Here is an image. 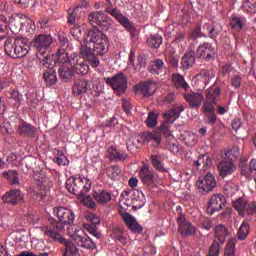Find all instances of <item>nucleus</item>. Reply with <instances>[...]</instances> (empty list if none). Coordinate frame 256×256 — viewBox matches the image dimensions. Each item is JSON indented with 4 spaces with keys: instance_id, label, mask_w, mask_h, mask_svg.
Masks as SVG:
<instances>
[{
    "instance_id": "obj_1",
    "label": "nucleus",
    "mask_w": 256,
    "mask_h": 256,
    "mask_svg": "<svg viewBox=\"0 0 256 256\" xmlns=\"http://www.w3.org/2000/svg\"><path fill=\"white\" fill-rule=\"evenodd\" d=\"M109 51V38L99 28L92 27L84 38V45L80 47V55L95 69L99 63V55Z\"/></svg>"
},
{
    "instance_id": "obj_2",
    "label": "nucleus",
    "mask_w": 256,
    "mask_h": 256,
    "mask_svg": "<svg viewBox=\"0 0 256 256\" xmlns=\"http://www.w3.org/2000/svg\"><path fill=\"white\" fill-rule=\"evenodd\" d=\"M71 51V43L64 35L58 36V49L56 51V57L59 63H70L74 73L77 75H87L89 73V65L85 63V59H81L79 55L73 53L69 54Z\"/></svg>"
},
{
    "instance_id": "obj_3",
    "label": "nucleus",
    "mask_w": 256,
    "mask_h": 256,
    "mask_svg": "<svg viewBox=\"0 0 256 256\" xmlns=\"http://www.w3.org/2000/svg\"><path fill=\"white\" fill-rule=\"evenodd\" d=\"M53 211L58 221L53 220L51 226L44 229L45 237H49L48 233H51L52 235H61V233L65 231V225H73V223H75L74 211L63 206L54 207Z\"/></svg>"
},
{
    "instance_id": "obj_4",
    "label": "nucleus",
    "mask_w": 256,
    "mask_h": 256,
    "mask_svg": "<svg viewBox=\"0 0 256 256\" xmlns=\"http://www.w3.org/2000/svg\"><path fill=\"white\" fill-rule=\"evenodd\" d=\"M53 43V36L49 34H39L32 41V47L36 49V57L38 65H45L51 67V61L53 57L49 55L47 49L51 47Z\"/></svg>"
},
{
    "instance_id": "obj_5",
    "label": "nucleus",
    "mask_w": 256,
    "mask_h": 256,
    "mask_svg": "<svg viewBox=\"0 0 256 256\" xmlns=\"http://www.w3.org/2000/svg\"><path fill=\"white\" fill-rule=\"evenodd\" d=\"M221 97V88L213 85L206 90V99L203 103L202 110L206 115L207 123L215 125L217 123V114H215V105Z\"/></svg>"
},
{
    "instance_id": "obj_6",
    "label": "nucleus",
    "mask_w": 256,
    "mask_h": 256,
    "mask_svg": "<svg viewBox=\"0 0 256 256\" xmlns=\"http://www.w3.org/2000/svg\"><path fill=\"white\" fill-rule=\"evenodd\" d=\"M4 49L6 55H9V57H12L13 59H19L25 57V55L29 53L31 44H29V40L25 38L14 39L8 37L4 43Z\"/></svg>"
},
{
    "instance_id": "obj_7",
    "label": "nucleus",
    "mask_w": 256,
    "mask_h": 256,
    "mask_svg": "<svg viewBox=\"0 0 256 256\" xmlns=\"http://www.w3.org/2000/svg\"><path fill=\"white\" fill-rule=\"evenodd\" d=\"M66 189L72 195L83 196L91 191V180L81 177L67 179Z\"/></svg>"
},
{
    "instance_id": "obj_8",
    "label": "nucleus",
    "mask_w": 256,
    "mask_h": 256,
    "mask_svg": "<svg viewBox=\"0 0 256 256\" xmlns=\"http://www.w3.org/2000/svg\"><path fill=\"white\" fill-rule=\"evenodd\" d=\"M106 1L108 3V6L105 9L106 13H108L109 15H111V17L116 19V21H118V23H120V25H122V27H124L126 31H129V33H134L135 24L131 20H129V18L123 15V13H121V10L117 8H113V4L111 3V0H106Z\"/></svg>"
},
{
    "instance_id": "obj_9",
    "label": "nucleus",
    "mask_w": 256,
    "mask_h": 256,
    "mask_svg": "<svg viewBox=\"0 0 256 256\" xmlns=\"http://www.w3.org/2000/svg\"><path fill=\"white\" fill-rule=\"evenodd\" d=\"M176 213L179 215L177 219L178 231L180 235L182 237H189L191 235H195V233H197V228H195V226H193V224H191V222H189L187 218H185L181 206L176 207Z\"/></svg>"
},
{
    "instance_id": "obj_10",
    "label": "nucleus",
    "mask_w": 256,
    "mask_h": 256,
    "mask_svg": "<svg viewBox=\"0 0 256 256\" xmlns=\"http://www.w3.org/2000/svg\"><path fill=\"white\" fill-rule=\"evenodd\" d=\"M106 83L113 89L116 95H123L127 91V76L123 72L106 78Z\"/></svg>"
},
{
    "instance_id": "obj_11",
    "label": "nucleus",
    "mask_w": 256,
    "mask_h": 256,
    "mask_svg": "<svg viewBox=\"0 0 256 256\" xmlns=\"http://www.w3.org/2000/svg\"><path fill=\"white\" fill-rule=\"evenodd\" d=\"M170 122H164L160 126L158 130H154L152 132L146 133V136L144 137V141H154L155 147L161 144L162 135H165L166 137H170L171 135V126H169Z\"/></svg>"
},
{
    "instance_id": "obj_12",
    "label": "nucleus",
    "mask_w": 256,
    "mask_h": 256,
    "mask_svg": "<svg viewBox=\"0 0 256 256\" xmlns=\"http://www.w3.org/2000/svg\"><path fill=\"white\" fill-rule=\"evenodd\" d=\"M88 21L92 27H102L104 31L111 27V18L101 11H95L88 15Z\"/></svg>"
},
{
    "instance_id": "obj_13",
    "label": "nucleus",
    "mask_w": 256,
    "mask_h": 256,
    "mask_svg": "<svg viewBox=\"0 0 256 256\" xmlns=\"http://www.w3.org/2000/svg\"><path fill=\"white\" fill-rule=\"evenodd\" d=\"M226 204L227 199L223 196V194H214L207 203L206 212L208 215H215V213H219V211H221Z\"/></svg>"
},
{
    "instance_id": "obj_14",
    "label": "nucleus",
    "mask_w": 256,
    "mask_h": 256,
    "mask_svg": "<svg viewBox=\"0 0 256 256\" xmlns=\"http://www.w3.org/2000/svg\"><path fill=\"white\" fill-rule=\"evenodd\" d=\"M198 187V191L205 195V193H210L213 189H215L217 185V181L215 180V176L213 174L208 173L204 177H200L196 182Z\"/></svg>"
},
{
    "instance_id": "obj_15",
    "label": "nucleus",
    "mask_w": 256,
    "mask_h": 256,
    "mask_svg": "<svg viewBox=\"0 0 256 256\" xmlns=\"http://www.w3.org/2000/svg\"><path fill=\"white\" fill-rule=\"evenodd\" d=\"M25 199V194L20 189H11L7 191L4 195H2V201L5 205H19V203H23Z\"/></svg>"
},
{
    "instance_id": "obj_16",
    "label": "nucleus",
    "mask_w": 256,
    "mask_h": 256,
    "mask_svg": "<svg viewBox=\"0 0 256 256\" xmlns=\"http://www.w3.org/2000/svg\"><path fill=\"white\" fill-rule=\"evenodd\" d=\"M73 239L78 245V247H82L83 249H96L97 244L91 240V238L83 232V230L75 232L73 235Z\"/></svg>"
},
{
    "instance_id": "obj_17",
    "label": "nucleus",
    "mask_w": 256,
    "mask_h": 256,
    "mask_svg": "<svg viewBox=\"0 0 256 256\" xmlns=\"http://www.w3.org/2000/svg\"><path fill=\"white\" fill-rule=\"evenodd\" d=\"M105 157L115 163H123L129 159V154L125 150H119L115 146H110L106 150Z\"/></svg>"
},
{
    "instance_id": "obj_18",
    "label": "nucleus",
    "mask_w": 256,
    "mask_h": 256,
    "mask_svg": "<svg viewBox=\"0 0 256 256\" xmlns=\"http://www.w3.org/2000/svg\"><path fill=\"white\" fill-rule=\"evenodd\" d=\"M217 167L218 173L223 179L231 177V175H233V173L237 171V166H235V162L227 160V158H224L222 161H220Z\"/></svg>"
},
{
    "instance_id": "obj_19",
    "label": "nucleus",
    "mask_w": 256,
    "mask_h": 256,
    "mask_svg": "<svg viewBox=\"0 0 256 256\" xmlns=\"http://www.w3.org/2000/svg\"><path fill=\"white\" fill-rule=\"evenodd\" d=\"M48 239L49 241H57L58 243H61V245H64L66 247V253H70V255H77V253H79L77 246L72 244L71 241L63 238L61 234L55 235L48 232Z\"/></svg>"
},
{
    "instance_id": "obj_20",
    "label": "nucleus",
    "mask_w": 256,
    "mask_h": 256,
    "mask_svg": "<svg viewBox=\"0 0 256 256\" xmlns=\"http://www.w3.org/2000/svg\"><path fill=\"white\" fill-rule=\"evenodd\" d=\"M139 178L143 185L151 187V185H155V170L147 166H142L139 170Z\"/></svg>"
},
{
    "instance_id": "obj_21",
    "label": "nucleus",
    "mask_w": 256,
    "mask_h": 256,
    "mask_svg": "<svg viewBox=\"0 0 256 256\" xmlns=\"http://www.w3.org/2000/svg\"><path fill=\"white\" fill-rule=\"evenodd\" d=\"M60 63L62 64L58 69L60 79L64 83H69V81H73V77H75V71L73 70V67H71L69 61Z\"/></svg>"
},
{
    "instance_id": "obj_22",
    "label": "nucleus",
    "mask_w": 256,
    "mask_h": 256,
    "mask_svg": "<svg viewBox=\"0 0 256 256\" xmlns=\"http://www.w3.org/2000/svg\"><path fill=\"white\" fill-rule=\"evenodd\" d=\"M184 99L191 109H199V107L203 105V100L205 99V96H203V94L201 93L190 92L184 94Z\"/></svg>"
},
{
    "instance_id": "obj_23",
    "label": "nucleus",
    "mask_w": 256,
    "mask_h": 256,
    "mask_svg": "<svg viewBox=\"0 0 256 256\" xmlns=\"http://www.w3.org/2000/svg\"><path fill=\"white\" fill-rule=\"evenodd\" d=\"M196 53L200 59L211 61L213 60V55H215V50L209 42H204L198 46Z\"/></svg>"
},
{
    "instance_id": "obj_24",
    "label": "nucleus",
    "mask_w": 256,
    "mask_h": 256,
    "mask_svg": "<svg viewBox=\"0 0 256 256\" xmlns=\"http://www.w3.org/2000/svg\"><path fill=\"white\" fill-rule=\"evenodd\" d=\"M121 217L132 233H143V227L137 220L128 212L121 213Z\"/></svg>"
},
{
    "instance_id": "obj_25",
    "label": "nucleus",
    "mask_w": 256,
    "mask_h": 256,
    "mask_svg": "<svg viewBox=\"0 0 256 256\" xmlns=\"http://www.w3.org/2000/svg\"><path fill=\"white\" fill-rule=\"evenodd\" d=\"M41 69H44L43 78L47 85H55L57 83V72H55V61H51V66L39 65Z\"/></svg>"
},
{
    "instance_id": "obj_26",
    "label": "nucleus",
    "mask_w": 256,
    "mask_h": 256,
    "mask_svg": "<svg viewBox=\"0 0 256 256\" xmlns=\"http://www.w3.org/2000/svg\"><path fill=\"white\" fill-rule=\"evenodd\" d=\"M17 131H18L19 135H21V137H28L31 139V138L35 137V135L37 133V128L35 126L31 125L30 123L22 121L18 125Z\"/></svg>"
},
{
    "instance_id": "obj_27",
    "label": "nucleus",
    "mask_w": 256,
    "mask_h": 256,
    "mask_svg": "<svg viewBox=\"0 0 256 256\" xmlns=\"http://www.w3.org/2000/svg\"><path fill=\"white\" fill-rule=\"evenodd\" d=\"M194 49H195V44H191L189 47V51L186 52L182 57V61H181L182 68L187 70V69H191V67L195 65L196 58H195Z\"/></svg>"
},
{
    "instance_id": "obj_28",
    "label": "nucleus",
    "mask_w": 256,
    "mask_h": 256,
    "mask_svg": "<svg viewBox=\"0 0 256 256\" xmlns=\"http://www.w3.org/2000/svg\"><path fill=\"white\" fill-rule=\"evenodd\" d=\"M239 167H240L241 175H244L245 177H251V174L255 173V171H256V159H252L248 166L247 159L241 158Z\"/></svg>"
},
{
    "instance_id": "obj_29",
    "label": "nucleus",
    "mask_w": 256,
    "mask_h": 256,
    "mask_svg": "<svg viewBox=\"0 0 256 256\" xmlns=\"http://www.w3.org/2000/svg\"><path fill=\"white\" fill-rule=\"evenodd\" d=\"M135 91H140L143 97H151L155 93V84L153 81L143 82L134 86Z\"/></svg>"
},
{
    "instance_id": "obj_30",
    "label": "nucleus",
    "mask_w": 256,
    "mask_h": 256,
    "mask_svg": "<svg viewBox=\"0 0 256 256\" xmlns=\"http://www.w3.org/2000/svg\"><path fill=\"white\" fill-rule=\"evenodd\" d=\"M89 88V81L86 79H80L75 81L72 92L76 97H79L84 95V93H87Z\"/></svg>"
},
{
    "instance_id": "obj_31",
    "label": "nucleus",
    "mask_w": 256,
    "mask_h": 256,
    "mask_svg": "<svg viewBox=\"0 0 256 256\" xmlns=\"http://www.w3.org/2000/svg\"><path fill=\"white\" fill-rule=\"evenodd\" d=\"M131 193V203L134 210L141 209L145 205V194L139 190H134Z\"/></svg>"
},
{
    "instance_id": "obj_32",
    "label": "nucleus",
    "mask_w": 256,
    "mask_h": 256,
    "mask_svg": "<svg viewBox=\"0 0 256 256\" xmlns=\"http://www.w3.org/2000/svg\"><path fill=\"white\" fill-rule=\"evenodd\" d=\"M148 70L152 75H163L167 73V66L161 59L154 60L153 64L148 67Z\"/></svg>"
},
{
    "instance_id": "obj_33",
    "label": "nucleus",
    "mask_w": 256,
    "mask_h": 256,
    "mask_svg": "<svg viewBox=\"0 0 256 256\" xmlns=\"http://www.w3.org/2000/svg\"><path fill=\"white\" fill-rule=\"evenodd\" d=\"M214 237H215V241L223 244L225 243L227 237H229V230L227 229V227H225V225L220 224L215 227Z\"/></svg>"
},
{
    "instance_id": "obj_34",
    "label": "nucleus",
    "mask_w": 256,
    "mask_h": 256,
    "mask_svg": "<svg viewBox=\"0 0 256 256\" xmlns=\"http://www.w3.org/2000/svg\"><path fill=\"white\" fill-rule=\"evenodd\" d=\"M111 192L106 190H99L98 192H94L93 199L99 204V205H105L106 203H109L111 201Z\"/></svg>"
},
{
    "instance_id": "obj_35",
    "label": "nucleus",
    "mask_w": 256,
    "mask_h": 256,
    "mask_svg": "<svg viewBox=\"0 0 256 256\" xmlns=\"http://www.w3.org/2000/svg\"><path fill=\"white\" fill-rule=\"evenodd\" d=\"M172 83L176 89H183L184 91L189 89V83L185 81V76L181 75L180 73L172 74Z\"/></svg>"
},
{
    "instance_id": "obj_36",
    "label": "nucleus",
    "mask_w": 256,
    "mask_h": 256,
    "mask_svg": "<svg viewBox=\"0 0 256 256\" xmlns=\"http://www.w3.org/2000/svg\"><path fill=\"white\" fill-rule=\"evenodd\" d=\"M2 177L8 181L9 185H19V173L17 170L4 171Z\"/></svg>"
},
{
    "instance_id": "obj_37",
    "label": "nucleus",
    "mask_w": 256,
    "mask_h": 256,
    "mask_svg": "<svg viewBox=\"0 0 256 256\" xmlns=\"http://www.w3.org/2000/svg\"><path fill=\"white\" fill-rule=\"evenodd\" d=\"M9 103L15 109H19L21 103H23V94L19 93L17 90H12L10 92Z\"/></svg>"
},
{
    "instance_id": "obj_38",
    "label": "nucleus",
    "mask_w": 256,
    "mask_h": 256,
    "mask_svg": "<svg viewBox=\"0 0 256 256\" xmlns=\"http://www.w3.org/2000/svg\"><path fill=\"white\" fill-rule=\"evenodd\" d=\"M198 77H200V79H203L205 85H209L211 79L215 77V70L211 68H203L200 70Z\"/></svg>"
},
{
    "instance_id": "obj_39",
    "label": "nucleus",
    "mask_w": 256,
    "mask_h": 256,
    "mask_svg": "<svg viewBox=\"0 0 256 256\" xmlns=\"http://www.w3.org/2000/svg\"><path fill=\"white\" fill-rule=\"evenodd\" d=\"M9 34V20L5 15H0V39H5Z\"/></svg>"
},
{
    "instance_id": "obj_40",
    "label": "nucleus",
    "mask_w": 256,
    "mask_h": 256,
    "mask_svg": "<svg viewBox=\"0 0 256 256\" xmlns=\"http://www.w3.org/2000/svg\"><path fill=\"white\" fill-rule=\"evenodd\" d=\"M243 23H245V18L232 15L230 27L234 29V31H241V29H243Z\"/></svg>"
},
{
    "instance_id": "obj_41",
    "label": "nucleus",
    "mask_w": 256,
    "mask_h": 256,
    "mask_svg": "<svg viewBox=\"0 0 256 256\" xmlns=\"http://www.w3.org/2000/svg\"><path fill=\"white\" fill-rule=\"evenodd\" d=\"M161 43H163V37L159 34L151 35L150 38L147 39L149 47H153L154 49H159Z\"/></svg>"
},
{
    "instance_id": "obj_42",
    "label": "nucleus",
    "mask_w": 256,
    "mask_h": 256,
    "mask_svg": "<svg viewBox=\"0 0 256 256\" xmlns=\"http://www.w3.org/2000/svg\"><path fill=\"white\" fill-rule=\"evenodd\" d=\"M198 227H201V229H205V231H211V228L213 227V220L209 217H200L197 221Z\"/></svg>"
},
{
    "instance_id": "obj_43",
    "label": "nucleus",
    "mask_w": 256,
    "mask_h": 256,
    "mask_svg": "<svg viewBox=\"0 0 256 256\" xmlns=\"http://www.w3.org/2000/svg\"><path fill=\"white\" fill-rule=\"evenodd\" d=\"M232 205L236 211H238L239 215H245V208L247 207V201L243 200V198H238L237 200L232 202Z\"/></svg>"
},
{
    "instance_id": "obj_44",
    "label": "nucleus",
    "mask_w": 256,
    "mask_h": 256,
    "mask_svg": "<svg viewBox=\"0 0 256 256\" xmlns=\"http://www.w3.org/2000/svg\"><path fill=\"white\" fill-rule=\"evenodd\" d=\"M151 163L154 169L156 171H159V173H165V166H163V163L161 162V157L158 155H152L151 156Z\"/></svg>"
},
{
    "instance_id": "obj_45",
    "label": "nucleus",
    "mask_w": 256,
    "mask_h": 256,
    "mask_svg": "<svg viewBox=\"0 0 256 256\" xmlns=\"http://www.w3.org/2000/svg\"><path fill=\"white\" fill-rule=\"evenodd\" d=\"M224 195H227V197H233L238 191L237 186L233 182H226L224 185Z\"/></svg>"
},
{
    "instance_id": "obj_46",
    "label": "nucleus",
    "mask_w": 256,
    "mask_h": 256,
    "mask_svg": "<svg viewBox=\"0 0 256 256\" xmlns=\"http://www.w3.org/2000/svg\"><path fill=\"white\" fill-rule=\"evenodd\" d=\"M83 33H85V26H74L71 29V35L76 41H83Z\"/></svg>"
},
{
    "instance_id": "obj_47",
    "label": "nucleus",
    "mask_w": 256,
    "mask_h": 256,
    "mask_svg": "<svg viewBox=\"0 0 256 256\" xmlns=\"http://www.w3.org/2000/svg\"><path fill=\"white\" fill-rule=\"evenodd\" d=\"M240 155L239 147L233 146L225 153V158L227 161H233L237 159Z\"/></svg>"
},
{
    "instance_id": "obj_48",
    "label": "nucleus",
    "mask_w": 256,
    "mask_h": 256,
    "mask_svg": "<svg viewBox=\"0 0 256 256\" xmlns=\"http://www.w3.org/2000/svg\"><path fill=\"white\" fill-rule=\"evenodd\" d=\"M82 7L81 6H77L76 8H74V10L72 11V13H70L68 15V25H75V20L77 19V17L79 18V13L80 15L84 14V12L82 11Z\"/></svg>"
},
{
    "instance_id": "obj_49",
    "label": "nucleus",
    "mask_w": 256,
    "mask_h": 256,
    "mask_svg": "<svg viewBox=\"0 0 256 256\" xmlns=\"http://www.w3.org/2000/svg\"><path fill=\"white\" fill-rule=\"evenodd\" d=\"M106 173L110 179H117L121 175V168L117 165H112L106 169Z\"/></svg>"
},
{
    "instance_id": "obj_50",
    "label": "nucleus",
    "mask_w": 256,
    "mask_h": 256,
    "mask_svg": "<svg viewBox=\"0 0 256 256\" xmlns=\"http://www.w3.org/2000/svg\"><path fill=\"white\" fill-rule=\"evenodd\" d=\"M237 243V239L233 238L228 241L226 244V249L224 251V256H235V245Z\"/></svg>"
},
{
    "instance_id": "obj_51",
    "label": "nucleus",
    "mask_w": 256,
    "mask_h": 256,
    "mask_svg": "<svg viewBox=\"0 0 256 256\" xmlns=\"http://www.w3.org/2000/svg\"><path fill=\"white\" fill-rule=\"evenodd\" d=\"M249 224L246 222H243L238 230V239L240 241H245L247 239V235H249Z\"/></svg>"
},
{
    "instance_id": "obj_52",
    "label": "nucleus",
    "mask_w": 256,
    "mask_h": 256,
    "mask_svg": "<svg viewBox=\"0 0 256 256\" xmlns=\"http://www.w3.org/2000/svg\"><path fill=\"white\" fill-rule=\"evenodd\" d=\"M220 253L221 244L217 240H214L208 250L207 256H219Z\"/></svg>"
},
{
    "instance_id": "obj_53",
    "label": "nucleus",
    "mask_w": 256,
    "mask_h": 256,
    "mask_svg": "<svg viewBox=\"0 0 256 256\" xmlns=\"http://www.w3.org/2000/svg\"><path fill=\"white\" fill-rule=\"evenodd\" d=\"M8 27L12 33H18L23 29V24L17 19H12L8 21Z\"/></svg>"
},
{
    "instance_id": "obj_54",
    "label": "nucleus",
    "mask_w": 256,
    "mask_h": 256,
    "mask_svg": "<svg viewBox=\"0 0 256 256\" xmlns=\"http://www.w3.org/2000/svg\"><path fill=\"white\" fill-rule=\"evenodd\" d=\"M166 123H175L176 119H179V113L175 112V110L170 109L163 114Z\"/></svg>"
},
{
    "instance_id": "obj_55",
    "label": "nucleus",
    "mask_w": 256,
    "mask_h": 256,
    "mask_svg": "<svg viewBox=\"0 0 256 256\" xmlns=\"http://www.w3.org/2000/svg\"><path fill=\"white\" fill-rule=\"evenodd\" d=\"M113 236L116 241H119L122 245H127V237L123 234L121 228H115L113 230Z\"/></svg>"
},
{
    "instance_id": "obj_56",
    "label": "nucleus",
    "mask_w": 256,
    "mask_h": 256,
    "mask_svg": "<svg viewBox=\"0 0 256 256\" xmlns=\"http://www.w3.org/2000/svg\"><path fill=\"white\" fill-rule=\"evenodd\" d=\"M83 227L90 233V235H93V237L101 239V232L97 231V225L83 224Z\"/></svg>"
},
{
    "instance_id": "obj_57",
    "label": "nucleus",
    "mask_w": 256,
    "mask_h": 256,
    "mask_svg": "<svg viewBox=\"0 0 256 256\" xmlns=\"http://www.w3.org/2000/svg\"><path fill=\"white\" fill-rule=\"evenodd\" d=\"M201 37H207V35L201 32V26H197L190 34V39H193L195 45H197V39Z\"/></svg>"
},
{
    "instance_id": "obj_58",
    "label": "nucleus",
    "mask_w": 256,
    "mask_h": 256,
    "mask_svg": "<svg viewBox=\"0 0 256 256\" xmlns=\"http://www.w3.org/2000/svg\"><path fill=\"white\" fill-rule=\"evenodd\" d=\"M157 119V113H154L153 111L149 112L146 120V125H148V127H155L157 125Z\"/></svg>"
},
{
    "instance_id": "obj_59",
    "label": "nucleus",
    "mask_w": 256,
    "mask_h": 256,
    "mask_svg": "<svg viewBox=\"0 0 256 256\" xmlns=\"http://www.w3.org/2000/svg\"><path fill=\"white\" fill-rule=\"evenodd\" d=\"M83 204L86 205V207H89V209H95L97 207V204H95V200L89 195L85 196V194L82 196Z\"/></svg>"
},
{
    "instance_id": "obj_60",
    "label": "nucleus",
    "mask_w": 256,
    "mask_h": 256,
    "mask_svg": "<svg viewBox=\"0 0 256 256\" xmlns=\"http://www.w3.org/2000/svg\"><path fill=\"white\" fill-rule=\"evenodd\" d=\"M86 221L90 223V225H100L101 220H99V217L93 213H88L85 216Z\"/></svg>"
},
{
    "instance_id": "obj_61",
    "label": "nucleus",
    "mask_w": 256,
    "mask_h": 256,
    "mask_svg": "<svg viewBox=\"0 0 256 256\" xmlns=\"http://www.w3.org/2000/svg\"><path fill=\"white\" fill-rule=\"evenodd\" d=\"M54 162L57 163V165H67V157H65V154L63 152L59 151L57 156L54 158Z\"/></svg>"
},
{
    "instance_id": "obj_62",
    "label": "nucleus",
    "mask_w": 256,
    "mask_h": 256,
    "mask_svg": "<svg viewBox=\"0 0 256 256\" xmlns=\"http://www.w3.org/2000/svg\"><path fill=\"white\" fill-rule=\"evenodd\" d=\"M204 27L209 31L210 39H217V35H219V31L215 27L209 26V24H205Z\"/></svg>"
},
{
    "instance_id": "obj_63",
    "label": "nucleus",
    "mask_w": 256,
    "mask_h": 256,
    "mask_svg": "<svg viewBox=\"0 0 256 256\" xmlns=\"http://www.w3.org/2000/svg\"><path fill=\"white\" fill-rule=\"evenodd\" d=\"M245 213L247 215H255V213H256V203H253V204L246 203L244 214Z\"/></svg>"
},
{
    "instance_id": "obj_64",
    "label": "nucleus",
    "mask_w": 256,
    "mask_h": 256,
    "mask_svg": "<svg viewBox=\"0 0 256 256\" xmlns=\"http://www.w3.org/2000/svg\"><path fill=\"white\" fill-rule=\"evenodd\" d=\"M175 101V93L169 92L167 95L164 96L163 102L166 103V105H171Z\"/></svg>"
}]
</instances>
